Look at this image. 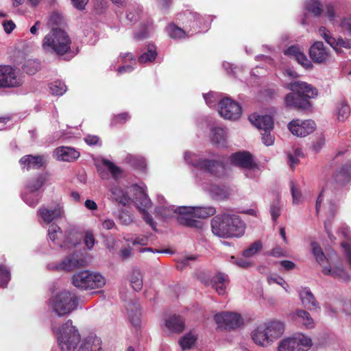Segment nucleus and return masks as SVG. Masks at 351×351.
<instances>
[{"label": "nucleus", "mask_w": 351, "mask_h": 351, "mask_svg": "<svg viewBox=\"0 0 351 351\" xmlns=\"http://www.w3.org/2000/svg\"><path fill=\"white\" fill-rule=\"evenodd\" d=\"M145 189L146 187L144 184H134L126 188L114 186L110 189V192L114 201L124 206L130 205L133 202L145 222L153 230L156 231L157 223L149 213L152 204Z\"/></svg>", "instance_id": "1"}, {"label": "nucleus", "mask_w": 351, "mask_h": 351, "mask_svg": "<svg viewBox=\"0 0 351 351\" xmlns=\"http://www.w3.org/2000/svg\"><path fill=\"white\" fill-rule=\"evenodd\" d=\"M213 233L220 238L241 237L245 231V223L241 217L233 213H223L211 220Z\"/></svg>", "instance_id": "2"}, {"label": "nucleus", "mask_w": 351, "mask_h": 351, "mask_svg": "<svg viewBox=\"0 0 351 351\" xmlns=\"http://www.w3.org/2000/svg\"><path fill=\"white\" fill-rule=\"evenodd\" d=\"M287 88L291 93L285 97L287 106L306 110L311 107L308 99H314L317 96V89L313 85L303 81L295 80L287 84Z\"/></svg>", "instance_id": "3"}, {"label": "nucleus", "mask_w": 351, "mask_h": 351, "mask_svg": "<svg viewBox=\"0 0 351 351\" xmlns=\"http://www.w3.org/2000/svg\"><path fill=\"white\" fill-rule=\"evenodd\" d=\"M179 19L183 21L184 29L175 24H170L167 31L171 38L180 39L194 33L206 32L208 27V19H206L197 13L188 11L180 14Z\"/></svg>", "instance_id": "4"}, {"label": "nucleus", "mask_w": 351, "mask_h": 351, "mask_svg": "<svg viewBox=\"0 0 351 351\" xmlns=\"http://www.w3.org/2000/svg\"><path fill=\"white\" fill-rule=\"evenodd\" d=\"M311 248L313 254L322 267V271L324 275L330 276L343 282L350 279L349 274L343 267L335 253L330 254L326 257L321 247L315 242L311 243Z\"/></svg>", "instance_id": "5"}, {"label": "nucleus", "mask_w": 351, "mask_h": 351, "mask_svg": "<svg viewBox=\"0 0 351 351\" xmlns=\"http://www.w3.org/2000/svg\"><path fill=\"white\" fill-rule=\"evenodd\" d=\"M315 208L317 214L321 212L325 214L326 217L324 221L325 230L330 240L332 242L335 241L336 238L331 232L332 220L337 210V205L334 191L328 189V186L323 189L317 199Z\"/></svg>", "instance_id": "6"}, {"label": "nucleus", "mask_w": 351, "mask_h": 351, "mask_svg": "<svg viewBox=\"0 0 351 351\" xmlns=\"http://www.w3.org/2000/svg\"><path fill=\"white\" fill-rule=\"evenodd\" d=\"M52 329L61 351H74L81 341L80 334L71 320L66 321L57 330L53 326Z\"/></svg>", "instance_id": "7"}, {"label": "nucleus", "mask_w": 351, "mask_h": 351, "mask_svg": "<svg viewBox=\"0 0 351 351\" xmlns=\"http://www.w3.org/2000/svg\"><path fill=\"white\" fill-rule=\"evenodd\" d=\"M49 307L58 316L69 314L77 306V298L72 292L63 290L54 293L48 301Z\"/></svg>", "instance_id": "8"}, {"label": "nucleus", "mask_w": 351, "mask_h": 351, "mask_svg": "<svg viewBox=\"0 0 351 351\" xmlns=\"http://www.w3.org/2000/svg\"><path fill=\"white\" fill-rule=\"evenodd\" d=\"M71 39L64 30L53 28L43 38V47L46 51L64 54L70 49Z\"/></svg>", "instance_id": "9"}, {"label": "nucleus", "mask_w": 351, "mask_h": 351, "mask_svg": "<svg viewBox=\"0 0 351 351\" xmlns=\"http://www.w3.org/2000/svg\"><path fill=\"white\" fill-rule=\"evenodd\" d=\"M184 157L188 164L214 176L221 177L225 174V166L220 162L202 159L199 155L190 152H186Z\"/></svg>", "instance_id": "10"}, {"label": "nucleus", "mask_w": 351, "mask_h": 351, "mask_svg": "<svg viewBox=\"0 0 351 351\" xmlns=\"http://www.w3.org/2000/svg\"><path fill=\"white\" fill-rule=\"evenodd\" d=\"M180 210L185 213V217H180V223L188 227L197 228L202 227V223L193 219V217L204 219L213 216L216 213V209L213 206H185L181 207Z\"/></svg>", "instance_id": "11"}, {"label": "nucleus", "mask_w": 351, "mask_h": 351, "mask_svg": "<svg viewBox=\"0 0 351 351\" xmlns=\"http://www.w3.org/2000/svg\"><path fill=\"white\" fill-rule=\"evenodd\" d=\"M49 239L60 247L71 248L79 243L80 237L75 230L66 231L64 233L56 224H51L48 229Z\"/></svg>", "instance_id": "12"}, {"label": "nucleus", "mask_w": 351, "mask_h": 351, "mask_svg": "<svg viewBox=\"0 0 351 351\" xmlns=\"http://www.w3.org/2000/svg\"><path fill=\"white\" fill-rule=\"evenodd\" d=\"M73 284L84 290L99 289L106 285V278L99 273L85 270L73 275Z\"/></svg>", "instance_id": "13"}, {"label": "nucleus", "mask_w": 351, "mask_h": 351, "mask_svg": "<svg viewBox=\"0 0 351 351\" xmlns=\"http://www.w3.org/2000/svg\"><path fill=\"white\" fill-rule=\"evenodd\" d=\"M311 339L300 333L292 337L281 339L278 344V351H307L312 346Z\"/></svg>", "instance_id": "14"}, {"label": "nucleus", "mask_w": 351, "mask_h": 351, "mask_svg": "<svg viewBox=\"0 0 351 351\" xmlns=\"http://www.w3.org/2000/svg\"><path fill=\"white\" fill-rule=\"evenodd\" d=\"M47 176L39 174L37 177L32 178L27 184L25 192L23 194V201L30 206H35L41 197L39 189L46 182Z\"/></svg>", "instance_id": "15"}, {"label": "nucleus", "mask_w": 351, "mask_h": 351, "mask_svg": "<svg viewBox=\"0 0 351 351\" xmlns=\"http://www.w3.org/2000/svg\"><path fill=\"white\" fill-rule=\"evenodd\" d=\"M232 165L245 169V176L250 178L255 177V172L258 171L257 165L254 162L252 155L247 152L234 153L230 157Z\"/></svg>", "instance_id": "16"}, {"label": "nucleus", "mask_w": 351, "mask_h": 351, "mask_svg": "<svg viewBox=\"0 0 351 351\" xmlns=\"http://www.w3.org/2000/svg\"><path fill=\"white\" fill-rule=\"evenodd\" d=\"M214 320L219 328L234 330L243 325L242 316L236 312L223 311L214 316Z\"/></svg>", "instance_id": "17"}, {"label": "nucleus", "mask_w": 351, "mask_h": 351, "mask_svg": "<svg viewBox=\"0 0 351 351\" xmlns=\"http://www.w3.org/2000/svg\"><path fill=\"white\" fill-rule=\"evenodd\" d=\"M18 71L10 65H0V88H14L23 84Z\"/></svg>", "instance_id": "18"}, {"label": "nucleus", "mask_w": 351, "mask_h": 351, "mask_svg": "<svg viewBox=\"0 0 351 351\" xmlns=\"http://www.w3.org/2000/svg\"><path fill=\"white\" fill-rule=\"evenodd\" d=\"M218 111L221 117L233 121L238 119L242 114L240 104L228 97L219 101Z\"/></svg>", "instance_id": "19"}, {"label": "nucleus", "mask_w": 351, "mask_h": 351, "mask_svg": "<svg viewBox=\"0 0 351 351\" xmlns=\"http://www.w3.org/2000/svg\"><path fill=\"white\" fill-rule=\"evenodd\" d=\"M315 123L312 120H293L288 124L289 131L297 136H306L315 129Z\"/></svg>", "instance_id": "20"}, {"label": "nucleus", "mask_w": 351, "mask_h": 351, "mask_svg": "<svg viewBox=\"0 0 351 351\" xmlns=\"http://www.w3.org/2000/svg\"><path fill=\"white\" fill-rule=\"evenodd\" d=\"M64 213L63 206L59 203L48 208L42 207L38 210V216L46 224L53 220L62 218Z\"/></svg>", "instance_id": "21"}, {"label": "nucleus", "mask_w": 351, "mask_h": 351, "mask_svg": "<svg viewBox=\"0 0 351 351\" xmlns=\"http://www.w3.org/2000/svg\"><path fill=\"white\" fill-rule=\"evenodd\" d=\"M319 34L337 53H340L341 51V48H351V39L342 38H335L331 36L330 32L325 27H319Z\"/></svg>", "instance_id": "22"}, {"label": "nucleus", "mask_w": 351, "mask_h": 351, "mask_svg": "<svg viewBox=\"0 0 351 351\" xmlns=\"http://www.w3.org/2000/svg\"><path fill=\"white\" fill-rule=\"evenodd\" d=\"M157 201L159 205L156 208V213L161 217L164 219L173 217L176 214L180 215V217H185V213L180 210L182 206L175 208L174 206L169 205L162 195L157 196Z\"/></svg>", "instance_id": "23"}, {"label": "nucleus", "mask_w": 351, "mask_h": 351, "mask_svg": "<svg viewBox=\"0 0 351 351\" xmlns=\"http://www.w3.org/2000/svg\"><path fill=\"white\" fill-rule=\"evenodd\" d=\"M97 171L103 180H108L110 178V174L115 180L119 179L122 176L121 169L106 159L102 160L101 164L97 166Z\"/></svg>", "instance_id": "24"}, {"label": "nucleus", "mask_w": 351, "mask_h": 351, "mask_svg": "<svg viewBox=\"0 0 351 351\" xmlns=\"http://www.w3.org/2000/svg\"><path fill=\"white\" fill-rule=\"evenodd\" d=\"M309 56L314 62L322 64L329 60L330 53L322 42L317 41L311 46Z\"/></svg>", "instance_id": "25"}, {"label": "nucleus", "mask_w": 351, "mask_h": 351, "mask_svg": "<svg viewBox=\"0 0 351 351\" xmlns=\"http://www.w3.org/2000/svg\"><path fill=\"white\" fill-rule=\"evenodd\" d=\"M19 163L23 169H38L46 165L47 157L44 155H26L20 159Z\"/></svg>", "instance_id": "26"}, {"label": "nucleus", "mask_w": 351, "mask_h": 351, "mask_svg": "<svg viewBox=\"0 0 351 351\" xmlns=\"http://www.w3.org/2000/svg\"><path fill=\"white\" fill-rule=\"evenodd\" d=\"M77 351H102V341L95 334H90L84 337Z\"/></svg>", "instance_id": "27"}, {"label": "nucleus", "mask_w": 351, "mask_h": 351, "mask_svg": "<svg viewBox=\"0 0 351 351\" xmlns=\"http://www.w3.org/2000/svg\"><path fill=\"white\" fill-rule=\"evenodd\" d=\"M251 337L254 343L263 348H267L273 344L263 324L252 331Z\"/></svg>", "instance_id": "28"}, {"label": "nucleus", "mask_w": 351, "mask_h": 351, "mask_svg": "<svg viewBox=\"0 0 351 351\" xmlns=\"http://www.w3.org/2000/svg\"><path fill=\"white\" fill-rule=\"evenodd\" d=\"M285 54L295 58L299 64L306 69H311L313 67L311 61L308 59L303 51L297 45H291L288 47L285 51Z\"/></svg>", "instance_id": "29"}, {"label": "nucleus", "mask_w": 351, "mask_h": 351, "mask_svg": "<svg viewBox=\"0 0 351 351\" xmlns=\"http://www.w3.org/2000/svg\"><path fill=\"white\" fill-rule=\"evenodd\" d=\"M339 236L343 239L341 247L344 250V254L347 261L351 267V232L349 228L342 225L338 230Z\"/></svg>", "instance_id": "30"}, {"label": "nucleus", "mask_w": 351, "mask_h": 351, "mask_svg": "<svg viewBox=\"0 0 351 351\" xmlns=\"http://www.w3.org/2000/svg\"><path fill=\"white\" fill-rule=\"evenodd\" d=\"M84 265V260L80 257V256L74 253L69 255L62 261L56 266V269L71 271L80 267H82Z\"/></svg>", "instance_id": "31"}, {"label": "nucleus", "mask_w": 351, "mask_h": 351, "mask_svg": "<svg viewBox=\"0 0 351 351\" xmlns=\"http://www.w3.org/2000/svg\"><path fill=\"white\" fill-rule=\"evenodd\" d=\"M263 325L273 343L284 334L285 330L284 322L279 320H272L264 323Z\"/></svg>", "instance_id": "32"}, {"label": "nucleus", "mask_w": 351, "mask_h": 351, "mask_svg": "<svg viewBox=\"0 0 351 351\" xmlns=\"http://www.w3.org/2000/svg\"><path fill=\"white\" fill-rule=\"evenodd\" d=\"M184 329V322L179 315H172L165 320L164 330L167 333H179Z\"/></svg>", "instance_id": "33"}, {"label": "nucleus", "mask_w": 351, "mask_h": 351, "mask_svg": "<svg viewBox=\"0 0 351 351\" xmlns=\"http://www.w3.org/2000/svg\"><path fill=\"white\" fill-rule=\"evenodd\" d=\"M250 122L258 129L261 130H271L274 121L269 115H258L252 114L249 117Z\"/></svg>", "instance_id": "34"}, {"label": "nucleus", "mask_w": 351, "mask_h": 351, "mask_svg": "<svg viewBox=\"0 0 351 351\" xmlns=\"http://www.w3.org/2000/svg\"><path fill=\"white\" fill-rule=\"evenodd\" d=\"M299 296L304 307L308 310L319 308V303L309 288L302 287L299 291Z\"/></svg>", "instance_id": "35"}, {"label": "nucleus", "mask_w": 351, "mask_h": 351, "mask_svg": "<svg viewBox=\"0 0 351 351\" xmlns=\"http://www.w3.org/2000/svg\"><path fill=\"white\" fill-rule=\"evenodd\" d=\"M54 156L59 160L71 161L80 156V153L70 147H60L53 152Z\"/></svg>", "instance_id": "36"}, {"label": "nucleus", "mask_w": 351, "mask_h": 351, "mask_svg": "<svg viewBox=\"0 0 351 351\" xmlns=\"http://www.w3.org/2000/svg\"><path fill=\"white\" fill-rule=\"evenodd\" d=\"M293 318L304 327L311 329L315 327V322L310 313L302 309H297L293 314Z\"/></svg>", "instance_id": "37"}, {"label": "nucleus", "mask_w": 351, "mask_h": 351, "mask_svg": "<svg viewBox=\"0 0 351 351\" xmlns=\"http://www.w3.org/2000/svg\"><path fill=\"white\" fill-rule=\"evenodd\" d=\"M229 283L228 276L223 273H218L211 279V285L219 295L226 293V287Z\"/></svg>", "instance_id": "38"}, {"label": "nucleus", "mask_w": 351, "mask_h": 351, "mask_svg": "<svg viewBox=\"0 0 351 351\" xmlns=\"http://www.w3.org/2000/svg\"><path fill=\"white\" fill-rule=\"evenodd\" d=\"M210 138L214 143L219 146H224L227 140V132L223 128L213 127L210 129Z\"/></svg>", "instance_id": "39"}, {"label": "nucleus", "mask_w": 351, "mask_h": 351, "mask_svg": "<svg viewBox=\"0 0 351 351\" xmlns=\"http://www.w3.org/2000/svg\"><path fill=\"white\" fill-rule=\"evenodd\" d=\"M205 190L208 191L213 198L216 199H224L229 195V191L226 186L211 184L205 187Z\"/></svg>", "instance_id": "40"}, {"label": "nucleus", "mask_w": 351, "mask_h": 351, "mask_svg": "<svg viewBox=\"0 0 351 351\" xmlns=\"http://www.w3.org/2000/svg\"><path fill=\"white\" fill-rule=\"evenodd\" d=\"M130 282L134 290L138 291L143 287V276L138 269H133L130 276Z\"/></svg>", "instance_id": "41"}, {"label": "nucleus", "mask_w": 351, "mask_h": 351, "mask_svg": "<svg viewBox=\"0 0 351 351\" xmlns=\"http://www.w3.org/2000/svg\"><path fill=\"white\" fill-rule=\"evenodd\" d=\"M157 55L156 48L154 45H149L147 51L144 52L139 58L138 62L141 64H145L153 62Z\"/></svg>", "instance_id": "42"}, {"label": "nucleus", "mask_w": 351, "mask_h": 351, "mask_svg": "<svg viewBox=\"0 0 351 351\" xmlns=\"http://www.w3.org/2000/svg\"><path fill=\"white\" fill-rule=\"evenodd\" d=\"M305 9L315 16H319L322 12V5L319 0H306L304 3Z\"/></svg>", "instance_id": "43"}, {"label": "nucleus", "mask_w": 351, "mask_h": 351, "mask_svg": "<svg viewBox=\"0 0 351 351\" xmlns=\"http://www.w3.org/2000/svg\"><path fill=\"white\" fill-rule=\"evenodd\" d=\"M197 341V335L192 332L185 334L179 341L183 350L191 349Z\"/></svg>", "instance_id": "44"}, {"label": "nucleus", "mask_w": 351, "mask_h": 351, "mask_svg": "<svg viewBox=\"0 0 351 351\" xmlns=\"http://www.w3.org/2000/svg\"><path fill=\"white\" fill-rule=\"evenodd\" d=\"M351 178V167L343 168L341 171L336 173L335 176V182L343 184L348 182Z\"/></svg>", "instance_id": "45"}, {"label": "nucleus", "mask_w": 351, "mask_h": 351, "mask_svg": "<svg viewBox=\"0 0 351 351\" xmlns=\"http://www.w3.org/2000/svg\"><path fill=\"white\" fill-rule=\"evenodd\" d=\"M336 111L338 120L343 121L350 114V108L347 103L341 101L337 104Z\"/></svg>", "instance_id": "46"}, {"label": "nucleus", "mask_w": 351, "mask_h": 351, "mask_svg": "<svg viewBox=\"0 0 351 351\" xmlns=\"http://www.w3.org/2000/svg\"><path fill=\"white\" fill-rule=\"evenodd\" d=\"M49 90L52 95L60 96L66 91V86L61 81H55L50 84Z\"/></svg>", "instance_id": "47"}, {"label": "nucleus", "mask_w": 351, "mask_h": 351, "mask_svg": "<svg viewBox=\"0 0 351 351\" xmlns=\"http://www.w3.org/2000/svg\"><path fill=\"white\" fill-rule=\"evenodd\" d=\"M262 247V243L260 241H256L243 252V256L245 258L252 257L256 254Z\"/></svg>", "instance_id": "48"}, {"label": "nucleus", "mask_w": 351, "mask_h": 351, "mask_svg": "<svg viewBox=\"0 0 351 351\" xmlns=\"http://www.w3.org/2000/svg\"><path fill=\"white\" fill-rule=\"evenodd\" d=\"M290 188L293 204L295 205L300 204L303 200V197L301 191L298 188L296 183L293 181H291L290 182Z\"/></svg>", "instance_id": "49"}, {"label": "nucleus", "mask_w": 351, "mask_h": 351, "mask_svg": "<svg viewBox=\"0 0 351 351\" xmlns=\"http://www.w3.org/2000/svg\"><path fill=\"white\" fill-rule=\"evenodd\" d=\"M127 160L132 166L140 169H143L146 167L145 160L142 156L129 155L127 156Z\"/></svg>", "instance_id": "50"}, {"label": "nucleus", "mask_w": 351, "mask_h": 351, "mask_svg": "<svg viewBox=\"0 0 351 351\" xmlns=\"http://www.w3.org/2000/svg\"><path fill=\"white\" fill-rule=\"evenodd\" d=\"M10 271L5 266L0 265V287L5 288L10 280Z\"/></svg>", "instance_id": "51"}, {"label": "nucleus", "mask_w": 351, "mask_h": 351, "mask_svg": "<svg viewBox=\"0 0 351 351\" xmlns=\"http://www.w3.org/2000/svg\"><path fill=\"white\" fill-rule=\"evenodd\" d=\"M119 223L124 226H129L133 222V217L129 211L121 209L117 216Z\"/></svg>", "instance_id": "52"}, {"label": "nucleus", "mask_w": 351, "mask_h": 351, "mask_svg": "<svg viewBox=\"0 0 351 351\" xmlns=\"http://www.w3.org/2000/svg\"><path fill=\"white\" fill-rule=\"evenodd\" d=\"M281 212V206L280 203V197L278 195L270 206V213L274 221H276L280 217Z\"/></svg>", "instance_id": "53"}, {"label": "nucleus", "mask_w": 351, "mask_h": 351, "mask_svg": "<svg viewBox=\"0 0 351 351\" xmlns=\"http://www.w3.org/2000/svg\"><path fill=\"white\" fill-rule=\"evenodd\" d=\"M326 16H327L328 21L332 23L333 25H339L341 22H339L338 19V16L337 15L335 9L332 5H328L326 6Z\"/></svg>", "instance_id": "54"}, {"label": "nucleus", "mask_w": 351, "mask_h": 351, "mask_svg": "<svg viewBox=\"0 0 351 351\" xmlns=\"http://www.w3.org/2000/svg\"><path fill=\"white\" fill-rule=\"evenodd\" d=\"M204 98L206 104L209 107L215 106L219 100V95L217 93L210 92L208 94L204 95Z\"/></svg>", "instance_id": "55"}, {"label": "nucleus", "mask_w": 351, "mask_h": 351, "mask_svg": "<svg viewBox=\"0 0 351 351\" xmlns=\"http://www.w3.org/2000/svg\"><path fill=\"white\" fill-rule=\"evenodd\" d=\"M40 69V64L36 61H28L25 65V71L29 75H33Z\"/></svg>", "instance_id": "56"}, {"label": "nucleus", "mask_w": 351, "mask_h": 351, "mask_svg": "<svg viewBox=\"0 0 351 351\" xmlns=\"http://www.w3.org/2000/svg\"><path fill=\"white\" fill-rule=\"evenodd\" d=\"M152 29V23H149L146 25H143L139 32H136L134 36L136 39L141 40L146 38L150 30Z\"/></svg>", "instance_id": "57"}, {"label": "nucleus", "mask_w": 351, "mask_h": 351, "mask_svg": "<svg viewBox=\"0 0 351 351\" xmlns=\"http://www.w3.org/2000/svg\"><path fill=\"white\" fill-rule=\"evenodd\" d=\"M230 262L233 264H235L236 265H237L238 267H241V268H247L252 265L251 262H250L247 260H245L242 258H235L234 256H232L230 257Z\"/></svg>", "instance_id": "58"}, {"label": "nucleus", "mask_w": 351, "mask_h": 351, "mask_svg": "<svg viewBox=\"0 0 351 351\" xmlns=\"http://www.w3.org/2000/svg\"><path fill=\"white\" fill-rule=\"evenodd\" d=\"M124 239L128 241L131 243L132 245H145L147 244L148 238L145 236L136 237L135 239H129L127 237H124Z\"/></svg>", "instance_id": "59"}, {"label": "nucleus", "mask_w": 351, "mask_h": 351, "mask_svg": "<svg viewBox=\"0 0 351 351\" xmlns=\"http://www.w3.org/2000/svg\"><path fill=\"white\" fill-rule=\"evenodd\" d=\"M263 131L264 132L261 133L263 143L267 146L273 145L274 141V137L271 134V130H264Z\"/></svg>", "instance_id": "60"}, {"label": "nucleus", "mask_w": 351, "mask_h": 351, "mask_svg": "<svg viewBox=\"0 0 351 351\" xmlns=\"http://www.w3.org/2000/svg\"><path fill=\"white\" fill-rule=\"evenodd\" d=\"M84 241L88 249H92L95 243L93 234L91 232H86L84 235Z\"/></svg>", "instance_id": "61"}, {"label": "nucleus", "mask_w": 351, "mask_h": 351, "mask_svg": "<svg viewBox=\"0 0 351 351\" xmlns=\"http://www.w3.org/2000/svg\"><path fill=\"white\" fill-rule=\"evenodd\" d=\"M141 11L139 9L130 11L127 14V19L132 23H136L141 19Z\"/></svg>", "instance_id": "62"}, {"label": "nucleus", "mask_w": 351, "mask_h": 351, "mask_svg": "<svg viewBox=\"0 0 351 351\" xmlns=\"http://www.w3.org/2000/svg\"><path fill=\"white\" fill-rule=\"evenodd\" d=\"M63 21L62 16L58 13H52L49 19V25H60Z\"/></svg>", "instance_id": "63"}, {"label": "nucleus", "mask_w": 351, "mask_h": 351, "mask_svg": "<svg viewBox=\"0 0 351 351\" xmlns=\"http://www.w3.org/2000/svg\"><path fill=\"white\" fill-rule=\"evenodd\" d=\"M4 31L7 34H10L15 28L16 25L12 21H5L3 22Z\"/></svg>", "instance_id": "64"}]
</instances>
